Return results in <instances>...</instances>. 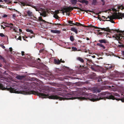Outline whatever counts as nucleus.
Instances as JSON below:
<instances>
[{"label": "nucleus", "mask_w": 124, "mask_h": 124, "mask_svg": "<svg viewBox=\"0 0 124 124\" xmlns=\"http://www.w3.org/2000/svg\"><path fill=\"white\" fill-rule=\"evenodd\" d=\"M3 0L5 1V2H7V0Z\"/></svg>", "instance_id": "69168bd1"}, {"label": "nucleus", "mask_w": 124, "mask_h": 124, "mask_svg": "<svg viewBox=\"0 0 124 124\" xmlns=\"http://www.w3.org/2000/svg\"><path fill=\"white\" fill-rule=\"evenodd\" d=\"M16 15L15 14H14L13 15V18L15 17H16Z\"/></svg>", "instance_id": "09e8293b"}, {"label": "nucleus", "mask_w": 124, "mask_h": 124, "mask_svg": "<svg viewBox=\"0 0 124 124\" xmlns=\"http://www.w3.org/2000/svg\"><path fill=\"white\" fill-rule=\"evenodd\" d=\"M105 21H109L110 22L112 23H115V22L113 20H110V19L109 20H105Z\"/></svg>", "instance_id": "2f4dec72"}, {"label": "nucleus", "mask_w": 124, "mask_h": 124, "mask_svg": "<svg viewBox=\"0 0 124 124\" xmlns=\"http://www.w3.org/2000/svg\"><path fill=\"white\" fill-rule=\"evenodd\" d=\"M0 59L3 60H4V58L0 55Z\"/></svg>", "instance_id": "a19ab883"}, {"label": "nucleus", "mask_w": 124, "mask_h": 124, "mask_svg": "<svg viewBox=\"0 0 124 124\" xmlns=\"http://www.w3.org/2000/svg\"><path fill=\"white\" fill-rule=\"evenodd\" d=\"M26 13L29 16H31L33 15L32 12L30 10L27 11Z\"/></svg>", "instance_id": "a211bd4d"}, {"label": "nucleus", "mask_w": 124, "mask_h": 124, "mask_svg": "<svg viewBox=\"0 0 124 124\" xmlns=\"http://www.w3.org/2000/svg\"><path fill=\"white\" fill-rule=\"evenodd\" d=\"M118 19H122L123 17H124V14H122L119 13H118Z\"/></svg>", "instance_id": "f8f14e48"}, {"label": "nucleus", "mask_w": 124, "mask_h": 124, "mask_svg": "<svg viewBox=\"0 0 124 124\" xmlns=\"http://www.w3.org/2000/svg\"><path fill=\"white\" fill-rule=\"evenodd\" d=\"M122 54L123 55H124V51H123L122 52Z\"/></svg>", "instance_id": "864d4df0"}, {"label": "nucleus", "mask_w": 124, "mask_h": 124, "mask_svg": "<svg viewBox=\"0 0 124 124\" xmlns=\"http://www.w3.org/2000/svg\"><path fill=\"white\" fill-rule=\"evenodd\" d=\"M0 46L1 47H2L3 49H5V46L4 45H3L0 44Z\"/></svg>", "instance_id": "f704fd0d"}, {"label": "nucleus", "mask_w": 124, "mask_h": 124, "mask_svg": "<svg viewBox=\"0 0 124 124\" xmlns=\"http://www.w3.org/2000/svg\"><path fill=\"white\" fill-rule=\"evenodd\" d=\"M97 45L100 47H102L103 49H104L105 48V47L101 43H97Z\"/></svg>", "instance_id": "aec40b11"}, {"label": "nucleus", "mask_w": 124, "mask_h": 124, "mask_svg": "<svg viewBox=\"0 0 124 124\" xmlns=\"http://www.w3.org/2000/svg\"><path fill=\"white\" fill-rule=\"evenodd\" d=\"M50 31L52 33L57 34H59L61 33L60 31L58 30H51Z\"/></svg>", "instance_id": "ddd939ff"}, {"label": "nucleus", "mask_w": 124, "mask_h": 124, "mask_svg": "<svg viewBox=\"0 0 124 124\" xmlns=\"http://www.w3.org/2000/svg\"><path fill=\"white\" fill-rule=\"evenodd\" d=\"M101 1L103 2L102 5H104L105 4V2L104 1V0H101Z\"/></svg>", "instance_id": "4c0bfd02"}, {"label": "nucleus", "mask_w": 124, "mask_h": 124, "mask_svg": "<svg viewBox=\"0 0 124 124\" xmlns=\"http://www.w3.org/2000/svg\"><path fill=\"white\" fill-rule=\"evenodd\" d=\"M34 19H33L34 20H36L37 21V19H38L36 17H34Z\"/></svg>", "instance_id": "a18cd8bd"}, {"label": "nucleus", "mask_w": 124, "mask_h": 124, "mask_svg": "<svg viewBox=\"0 0 124 124\" xmlns=\"http://www.w3.org/2000/svg\"><path fill=\"white\" fill-rule=\"evenodd\" d=\"M85 84H89V83L88 82L86 81V82H85Z\"/></svg>", "instance_id": "3c124183"}, {"label": "nucleus", "mask_w": 124, "mask_h": 124, "mask_svg": "<svg viewBox=\"0 0 124 124\" xmlns=\"http://www.w3.org/2000/svg\"><path fill=\"white\" fill-rule=\"evenodd\" d=\"M21 39V37L20 36H19L18 38L17 39H18L20 40H22Z\"/></svg>", "instance_id": "37998d69"}, {"label": "nucleus", "mask_w": 124, "mask_h": 124, "mask_svg": "<svg viewBox=\"0 0 124 124\" xmlns=\"http://www.w3.org/2000/svg\"><path fill=\"white\" fill-rule=\"evenodd\" d=\"M4 25L6 27H10L11 29L13 28V24L12 23H8V25L4 24Z\"/></svg>", "instance_id": "9b49d317"}, {"label": "nucleus", "mask_w": 124, "mask_h": 124, "mask_svg": "<svg viewBox=\"0 0 124 124\" xmlns=\"http://www.w3.org/2000/svg\"><path fill=\"white\" fill-rule=\"evenodd\" d=\"M100 15H98V16H97V18H98V19H99V18H100Z\"/></svg>", "instance_id": "4d7b16f0"}, {"label": "nucleus", "mask_w": 124, "mask_h": 124, "mask_svg": "<svg viewBox=\"0 0 124 124\" xmlns=\"http://www.w3.org/2000/svg\"><path fill=\"white\" fill-rule=\"evenodd\" d=\"M113 95L116 96L120 97V95L116 93H113Z\"/></svg>", "instance_id": "393cba45"}, {"label": "nucleus", "mask_w": 124, "mask_h": 124, "mask_svg": "<svg viewBox=\"0 0 124 124\" xmlns=\"http://www.w3.org/2000/svg\"><path fill=\"white\" fill-rule=\"evenodd\" d=\"M19 31L20 32H21L22 31V30L21 29H19Z\"/></svg>", "instance_id": "bf43d9fd"}, {"label": "nucleus", "mask_w": 124, "mask_h": 124, "mask_svg": "<svg viewBox=\"0 0 124 124\" xmlns=\"http://www.w3.org/2000/svg\"><path fill=\"white\" fill-rule=\"evenodd\" d=\"M66 14L67 15H68L69 16L70 15V13H68V14H67V13Z\"/></svg>", "instance_id": "e2e57ef3"}, {"label": "nucleus", "mask_w": 124, "mask_h": 124, "mask_svg": "<svg viewBox=\"0 0 124 124\" xmlns=\"http://www.w3.org/2000/svg\"><path fill=\"white\" fill-rule=\"evenodd\" d=\"M102 81V79H101V77H99L98 81L99 82H100L101 81Z\"/></svg>", "instance_id": "7c9ffc66"}, {"label": "nucleus", "mask_w": 124, "mask_h": 124, "mask_svg": "<svg viewBox=\"0 0 124 124\" xmlns=\"http://www.w3.org/2000/svg\"><path fill=\"white\" fill-rule=\"evenodd\" d=\"M118 46L120 47H124V45H118Z\"/></svg>", "instance_id": "c9c22d12"}, {"label": "nucleus", "mask_w": 124, "mask_h": 124, "mask_svg": "<svg viewBox=\"0 0 124 124\" xmlns=\"http://www.w3.org/2000/svg\"><path fill=\"white\" fill-rule=\"evenodd\" d=\"M70 40L72 41H73L74 40V37L73 36H71L70 38Z\"/></svg>", "instance_id": "bb28decb"}, {"label": "nucleus", "mask_w": 124, "mask_h": 124, "mask_svg": "<svg viewBox=\"0 0 124 124\" xmlns=\"http://www.w3.org/2000/svg\"><path fill=\"white\" fill-rule=\"evenodd\" d=\"M27 38V37H26L25 38ZM23 38L24 40H26L25 39V37H23Z\"/></svg>", "instance_id": "6e6d98bb"}, {"label": "nucleus", "mask_w": 124, "mask_h": 124, "mask_svg": "<svg viewBox=\"0 0 124 124\" xmlns=\"http://www.w3.org/2000/svg\"><path fill=\"white\" fill-rule=\"evenodd\" d=\"M77 4H78L80 6H82V5H81V4H80L77 3Z\"/></svg>", "instance_id": "0e129e2a"}, {"label": "nucleus", "mask_w": 124, "mask_h": 124, "mask_svg": "<svg viewBox=\"0 0 124 124\" xmlns=\"http://www.w3.org/2000/svg\"><path fill=\"white\" fill-rule=\"evenodd\" d=\"M114 66L113 65H110L107 67V70H113L114 69Z\"/></svg>", "instance_id": "4468645a"}, {"label": "nucleus", "mask_w": 124, "mask_h": 124, "mask_svg": "<svg viewBox=\"0 0 124 124\" xmlns=\"http://www.w3.org/2000/svg\"><path fill=\"white\" fill-rule=\"evenodd\" d=\"M90 39L88 37L86 38V40H89Z\"/></svg>", "instance_id": "052dcab7"}, {"label": "nucleus", "mask_w": 124, "mask_h": 124, "mask_svg": "<svg viewBox=\"0 0 124 124\" xmlns=\"http://www.w3.org/2000/svg\"><path fill=\"white\" fill-rule=\"evenodd\" d=\"M100 20V21H103V20H102L101 19V18L100 17V18H99V19ZM104 21H106L105 20H104Z\"/></svg>", "instance_id": "603ef678"}, {"label": "nucleus", "mask_w": 124, "mask_h": 124, "mask_svg": "<svg viewBox=\"0 0 124 124\" xmlns=\"http://www.w3.org/2000/svg\"><path fill=\"white\" fill-rule=\"evenodd\" d=\"M73 8L75 9H79L80 11H85L86 12V13H88V11H89L91 12V11H90L89 10H83L80 8H79V7H69L67 8H63V9H62L61 10H57L55 11V15H57L59 13V11H62L63 14L64 15V13H67V12H71L72 10H73Z\"/></svg>", "instance_id": "f257e3e1"}, {"label": "nucleus", "mask_w": 124, "mask_h": 124, "mask_svg": "<svg viewBox=\"0 0 124 124\" xmlns=\"http://www.w3.org/2000/svg\"><path fill=\"white\" fill-rule=\"evenodd\" d=\"M4 74H7L6 73V71H5L3 73Z\"/></svg>", "instance_id": "5fc2aeb1"}, {"label": "nucleus", "mask_w": 124, "mask_h": 124, "mask_svg": "<svg viewBox=\"0 0 124 124\" xmlns=\"http://www.w3.org/2000/svg\"><path fill=\"white\" fill-rule=\"evenodd\" d=\"M66 25L68 26L70 25V26H73L74 25L80 26H83V24H81L79 23L76 22V23H73V24H68Z\"/></svg>", "instance_id": "1a4fd4ad"}, {"label": "nucleus", "mask_w": 124, "mask_h": 124, "mask_svg": "<svg viewBox=\"0 0 124 124\" xmlns=\"http://www.w3.org/2000/svg\"><path fill=\"white\" fill-rule=\"evenodd\" d=\"M54 17L56 19H58L59 18L58 16L57 15L54 14Z\"/></svg>", "instance_id": "c85d7f7f"}, {"label": "nucleus", "mask_w": 124, "mask_h": 124, "mask_svg": "<svg viewBox=\"0 0 124 124\" xmlns=\"http://www.w3.org/2000/svg\"><path fill=\"white\" fill-rule=\"evenodd\" d=\"M114 31H117V32L120 33L118 34H116L115 35L116 37V39L117 40H120V36H121L122 35H124V31H120L119 30H115Z\"/></svg>", "instance_id": "7ed1b4c3"}, {"label": "nucleus", "mask_w": 124, "mask_h": 124, "mask_svg": "<svg viewBox=\"0 0 124 124\" xmlns=\"http://www.w3.org/2000/svg\"><path fill=\"white\" fill-rule=\"evenodd\" d=\"M28 3V2L27 1V0H24L20 2L19 4L20 5L24 6H30V5Z\"/></svg>", "instance_id": "20e7f679"}, {"label": "nucleus", "mask_w": 124, "mask_h": 124, "mask_svg": "<svg viewBox=\"0 0 124 124\" xmlns=\"http://www.w3.org/2000/svg\"><path fill=\"white\" fill-rule=\"evenodd\" d=\"M7 16V15L6 14L4 15L3 16V17H5Z\"/></svg>", "instance_id": "de8ad7c7"}, {"label": "nucleus", "mask_w": 124, "mask_h": 124, "mask_svg": "<svg viewBox=\"0 0 124 124\" xmlns=\"http://www.w3.org/2000/svg\"><path fill=\"white\" fill-rule=\"evenodd\" d=\"M37 21H40L42 22L41 23V24L42 25V24L43 23H45V25H47V24H52L53 25H61V24L60 23H57V24H56V23H49L48 22H46V21H45V20H43L42 17L41 16H40L39 17V19H38L37 20Z\"/></svg>", "instance_id": "f03ea898"}, {"label": "nucleus", "mask_w": 124, "mask_h": 124, "mask_svg": "<svg viewBox=\"0 0 124 124\" xmlns=\"http://www.w3.org/2000/svg\"><path fill=\"white\" fill-rule=\"evenodd\" d=\"M118 15H113L111 16H108V18H106V19L109 18L110 20H113L115 19H118Z\"/></svg>", "instance_id": "39448f33"}, {"label": "nucleus", "mask_w": 124, "mask_h": 124, "mask_svg": "<svg viewBox=\"0 0 124 124\" xmlns=\"http://www.w3.org/2000/svg\"><path fill=\"white\" fill-rule=\"evenodd\" d=\"M96 76V74L95 73H91V74L89 75V77L93 79L94 78L95 76Z\"/></svg>", "instance_id": "2eb2a0df"}, {"label": "nucleus", "mask_w": 124, "mask_h": 124, "mask_svg": "<svg viewBox=\"0 0 124 124\" xmlns=\"http://www.w3.org/2000/svg\"><path fill=\"white\" fill-rule=\"evenodd\" d=\"M35 37V35H32L31 36H30V37L31 38H32L33 37Z\"/></svg>", "instance_id": "49530a36"}, {"label": "nucleus", "mask_w": 124, "mask_h": 124, "mask_svg": "<svg viewBox=\"0 0 124 124\" xmlns=\"http://www.w3.org/2000/svg\"><path fill=\"white\" fill-rule=\"evenodd\" d=\"M72 49L73 51H76L77 50V48L76 47H72Z\"/></svg>", "instance_id": "473e14b6"}, {"label": "nucleus", "mask_w": 124, "mask_h": 124, "mask_svg": "<svg viewBox=\"0 0 124 124\" xmlns=\"http://www.w3.org/2000/svg\"><path fill=\"white\" fill-rule=\"evenodd\" d=\"M97 3L96 0H93V1L92 2V4L93 5H96Z\"/></svg>", "instance_id": "5701e85b"}, {"label": "nucleus", "mask_w": 124, "mask_h": 124, "mask_svg": "<svg viewBox=\"0 0 124 124\" xmlns=\"http://www.w3.org/2000/svg\"><path fill=\"white\" fill-rule=\"evenodd\" d=\"M1 27H2L3 29H5V27H3V25H1Z\"/></svg>", "instance_id": "8fccbe9b"}, {"label": "nucleus", "mask_w": 124, "mask_h": 124, "mask_svg": "<svg viewBox=\"0 0 124 124\" xmlns=\"http://www.w3.org/2000/svg\"><path fill=\"white\" fill-rule=\"evenodd\" d=\"M9 51L10 52H11L12 51L13 49L12 47H10L9 48Z\"/></svg>", "instance_id": "79ce46f5"}, {"label": "nucleus", "mask_w": 124, "mask_h": 124, "mask_svg": "<svg viewBox=\"0 0 124 124\" xmlns=\"http://www.w3.org/2000/svg\"><path fill=\"white\" fill-rule=\"evenodd\" d=\"M114 86H108V87L110 89H111V90H112V89L111 88L112 87H114Z\"/></svg>", "instance_id": "ea45409f"}, {"label": "nucleus", "mask_w": 124, "mask_h": 124, "mask_svg": "<svg viewBox=\"0 0 124 124\" xmlns=\"http://www.w3.org/2000/svg\"><path fill=\"white\" fill-rule=\"evenodd\" d=\"M26 77L25 75H18L16 77V78L18 80H22L24 78Z\"/></svg>", "instance_id": "6e6552de"}, {"label": "nucleus", "mask_w": 124, "mask_h": 124, "mask_svg": "<svg viewBox=\"0 0 124 124\" xmlns=\"http://www.w3.org/2000/svg\"><path fill=\"white\" fill-rule=\"evenodd\" d=\"M82 3H85L86 5H87L88 3V1L87 0H82Z\"/></svg>", "instance_id": "b1692460"}, {"label": "nucleus", "mask_w": 124, "mask_h": 124, "mask_svg": "<svg viewBox=\"0 0 124 124\" xmlns=\"http://www.w3.org/2000/svg\"><path fill=\"white\" fill-rule=\"evenodd\" d=\"M70 1L72 4L73 6H74L78 2V0H70Z\"/></svg>", "instance_id": "dca6fc26"}, {"label": "nucleus", "mask_w": 124, "mask_h": 124, "mask_svg": "<svg viewBox=\"0 0 124 124\" xmlns=\"http://www.w3.org/2000/svg\"><path fill=\"white\" fill-rule=\"evenodd\" d=\"M24 51H22L21 54L22 56H23L24 55Z\"/></svg>", "instance_id": "c03bdc74"}, {"label": "nucleus", "mask_w": 124, "mask_h": 124, "mask_svg": "<svg viewBox=\"0 0 124 124\" xmlns=\"http://www.w3.org/2000/svg\"><path fill=\"white\" fill-rule=\"evenodd\" d=\"M118 8L119 9H121L122 10L124 9V7H123V6L122 5L118 7Z\"/></svg>", "instance_id": "cd10ccee"}, {"label": "nucleus", "mask_w": 124, "mask_h": 124, "mask_svg": "<svg viewBox=\"0 0 124 124\" xmlns=\"http://www.w3.org/2000/svg\"><path fill=\"white\" fill-rule=\"evenodd\" d=\"M98 41L100 43L102 44L103 43L105 44L108 43V41L105 39L100 40Z\"/></svg>", "instance_id": "0eeeda50"}, {"label": "nucleus", "mask_w": 124, "mask_h": 124, "mask_svg": "<svg viewBox=\"0 0 124 124\" xmlns=\"http://www.w3.org/2000/svg\"><path fill=\"white\" fill-rule=\"evenodd\" d=\"M89 27H93L95 29H100V28L99 27L96 26H95L93 25H89Z\"/></svg>", "instance_id": "4be33fe9"}, {"label": "nucleus", "mask_w": 124, "mask_h": 124, "mask_svg": "<svg viewBox=\"0 0 124 124\" xmlns=\"http://www.w3.org/2000/svg\"><path fill=\"white\" fill-rule=\"evenodd\" d=\"M26 31L27 32H30L31 33H33V31L31 30L27 29L26 30Z\"/></svg>", "instance_id": "a878e982"}, {"label": "nucleus", "mask_w": 124, "mask_h": 124, "mask_svg": "<svg viewBox=\"0 0 124 124\" xmlns=\"http://www.w3.org/2000/svg\"><path fill=\"white\" fill-rule=\"evenodd\" d=\"M101 13V12H99L97 14V15H99Z\"/></svg>", "instance_id": "13d9d810"}, {"label": "nucleus", "mask_w": 124, "mask_h": 124, "mask_svg": "<svg viewBox=\"0 0 124 124\" xmlns=\"http://www.w3.org/2000/svg\"><path fill=\"white\" fill-rule=\"evenodd\" d=\"M101 91L98 90H97V92H100Z\"/></svg>", "instance_id": "338daca9"}, {"label": "nucleus", "mask_w": 124, "mask_h": 124, "mask_svg": "<svg viewBox=\"0 0 124 124\" xmlns=\"http://www.w3.org/2000/svg\"><path fill=\"white\" fill-rule=\"evenodd\" d=\"M54 62L55 64L57 65H59L60 64V61L59 59L58 60L55 59L54 60Z\"/></svg>", "instance_id": "412c9836"}, {"label": "nucleus", "mask_w": 124, "mask_h": 124, "mask_svg": "<svg viewBox=\"0 0 124 124\" xmlns=\"http://www.w3.org/2000/svg\"><path fill=\"white\" fill-rule=\"evenodd\" d=\"M118 43L119 44H121V43H122L121 42L119 41H118Z\"/></svg>", "instance_id": "774afa93"}, {"label": "nucleus", "mask_w": 124, "mask_h": 124, "mask_svg": "<svg viewBox=\"0 0 124 124\" xmlns=\"http://www.w3.org/2000/svg\"><path fill=\"white\" fill-rule=\"evenodd\" d=\"M45 50L44 49H41L39 51V53H44L45 52Z\"/></svg>", "instance_id": "c756f323"}, {"label": "nucleus", "mask_w": 124, "mask_h": 124, "mask_svg": "<svg viewBox=\"0 0 124 124\" xmlns=\"http://www.w3.org/2000/svg\"><path fill=\"white\" fill-rule=\"evenodd\" d=\"M77 60L80 61L81 62L83 63L84 62V60L81 57H78L77 58Z\"/></svg>", "instance_id": "6ab92c4d"}, {"label": "nucleus", "mask_w": 124, "mask_h": 124, "mask_svg": "<svg viewBox=\"0 0 124 124\" xmlns=\"http://www.w3.org/2000/svg\"><path fill=\"white\" fill-rule=\"evenodd\" d=\"M73 21L71 20H69L68 21V22L70 24H73V23H73Z\"/></svg>", "instance_id": "72a5a7b5"}, {"label": "nucleus", "mask_w": 124, "mask_h": 124, "mask_svg": "<svg viewBox=\"0 0 124 124\" xmlns=\"http://www.w3.org/2000/svg\"><path fill=\"white\" fill-rule=\"evenodd\" d=\"M3 23H4L5 24H7L8 25V23H7V22H3Z\"/></svg>", "instance_id": "680f3d73"}, {"label": "nucleus", "mask_w": 124, "mask_h": 124, "mask_svg": "<svg viewBox=\"0 0 124 124\" xmlns=\"http://www.w3.org/2000/svg\"><path fill=\"white\" fill-rule=\"evenodd\" d=\"M70 30L75 32L76 34H77L78 33V31L76 27L71 28Z\"/></svg>", "instance_id": "f3484780"}, {"label": "nucleus", "mask_w": 124, "mask_h": 124, "mask_svg": "<svg viewBox=\"0 0 124 124\" xmlns=\"http://www.w3.org/2000/svg\"><path fill=\"white\" fill-rule=\"evenodd\" d=\"M60 60V63L62 62V63H64L65 62V61H63V60H62V59H61Z\"/></svg>", "instance_id": "58836bf2"}, {"label": "nucleus", "mask_w": 124, "mask_h": 124, "mask_svg": "<svg viewBox=\"0 0 124 124\" xmlns=\"http://www.w3.org/2000/svg\"><path fill=\"white\" fill-rule=\"evenodd\" d=\"M0 36L1 37H3L5 36L4 35V34L3 33H0Z\"/></svg>", "instance_id": "e433bc0d"}, {"label": "nucleus", "mask_w": 124, "mask_h": 124, "mask_svg": "<svg viewBox=\"0 0 124 124\" xmlns=\"http://www.w3.org/2000/svg\"><path fill=\"white\" fill-rule=\"evenodd\" d=\"M39 12L40 13V15L41 16L44 17H46V16L47 14L46 12L43 9H42L41 10H39Z\"/></svg>", "instance_id": "423d86ee"}, {"label": "nucleus", "mask_w": 124, "mask_h": 124, "mask_svg": "<svg viewBox=\"0 0 124 124\" xmlns=\"http://www.w3.org/2000/svg\"><path fill=\"white\" fill-rule=\"evenodd\" d=\"M100 29H101L102 30H103L105 31H108V32H111V30L108 28H100ZM111 31H113V32H114V30H111Z\"/></svg>", "instance_id": "9d476101"}]
</instances>
